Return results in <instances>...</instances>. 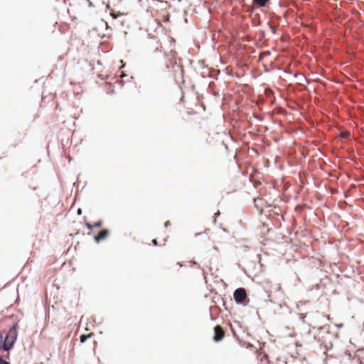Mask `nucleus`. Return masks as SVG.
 Returning <instances> with one entry per match:
<instances>
[{"instance_id": "f03ea898", "label": "nucleus", "mask_w": 364, "mask_h": 364, "mask_svg": "<svg viewBox=\"0 0 364 364\" xmlns=\"http://www.w3.org/2000/svg\"><path fill=\"white\" fill-rule=\"evenodd\" d=\"M247 298V293L245 289L239 288L237 289L234 292V299L238 304H241L245 301Z\"/></svg>"}, {"instance_id": "0eeeda50", "label": "nucleus", "mask_w": 364, "mask_h": 364, "mask_svg": "<svg viewBox=\"0 0 364 364\" xmlns=\"http://www.w3.org/2000/svg\"><path fill=\"white\" fill-rule=\"evenodd\" d=\"M269 0H253L254 3L258 6H264Z\"/></svg>"}, {"instance_id": "9d476101", "label": "nucleus", "mask_w": 364, "mask_h": 364, "mask_svg": "<svg viewBox=\"0 0 364 364\" xmlns=\"http://www.w3.org/2000/svg\"><path fill=\"white\" fill-rule=\"evenodd\" d=\"M85 226H86V227H87L90 230H91L94 228L93 225H91L90 223H85Z\"/></svg>"}, {"instance_id": "f8f14e48", "label": "nucleus", "mask_w": 364, "mask_h": 364, "mask_svg": "<svg viewBox=\"0 0 364 364\" xmlns=\"http://www.w3.org/2000/svg\"><path fill=\"white\" fill-rule=\"evenodd\" d=\"M294 358L296 360L294 363V364H302V362L299 359H297L296 358Z\"/></svg>"}, {"instance_id": "6e6552de", "label": "nucleus", "mask_w": 364, "mask_h": 364, "mask_svg": "<svg viewBox=\"0 0 364 364\" xmlns=\"http://www.w3.org/2000/svg\"><path fill=\"white\" fill-rule=\"evenodd\" d=\"M92 333H90L88 335H81L80 337V341L81 343L85 342V341L88 338L92 336Z\"/></svg>"}, {"instance_id": "f257e3e1", "label": "nucleus", "mask_w": 364, "mask_h": 364, "mask_svg": "<svg viewBox=\"0 0 364 364\" xmlns=\"http://www.w3.org/2000/svg\"><path fill=\"white\" fill-rule=\"evenodd\" d=\"M16 337L17 331L16 325L9 329L5 338H4L1 332L0 331V350H10L12 348Z\"/></svg>"}, {"instance_id": "39448f33", "label": "nucleus", "mask_w": 364, "mask_h": 364, "mask_svg": "<svg viewBox=\"0 0 364 364\" xmlns=\"http://www.w3.org/2000/svg\"><path fill=\"white\" fill-rule=\"evenodd\" d=\"M265 201L262 198H257L254 200L255 206L260 211H262Z\"/></svg>"}, {"instance_id": "1a4fd4ad", "label": "nucleus", "mask_w": 364, "mask_h": 364, "mask_svg": "<svg viewBox=\"0 0 364 364\" xmlns=\"http://www.w3.org/2000/svg\"><path fill=\"white\" fill-rule=\"evenodd\" d=\"M102 225V220H99L98 222L95 223L93 226L94 227H97V228H100Z\"/></svg>"}, {"instance_id": "ddd939ff", "label": "nucleus", "mask_w": 364, "mask_h": 364, "mask_svg": "<svg viewBox=\"0 0 364 364\" xmlns=\"http://www.w3.org/2000/svg\"><path fill=\"white\" fill-rule=\"evenodd\" d=\"M119 15V14H114V13H111V16H112L113 18H116Z\"/></svg>"}, {"instance_id": "9b49d317", "label": "nucleus", "mask_w": 364, "mask_h": 364, "mask_svg": "<svg viewBox=\"0 0 364 364\" xmlns=\"http://www.w3.org/2000/svg\"><path fill=\"white\" fill-rule=\"evenodd\" d=\"M0 364H9V363L0 358Z\"/></svg>"}, {"instance_id": "423d86ee", "label": "nucleus", "mask_w": 364, "mask_h": 364, "mask_svg": "<svg viewBox=\"0 0 364 364\" xmlns=\"http://www.w3.org/2000/svg\"><path fill=\"white\" fill-rule=\"evenodd\" d=\"M296 361L294 358H291L288 360H284L282 359H277L275 363H272V364H294V363Z\"/></svg>"}, {"instance_id": "dca6fc26", "label": "nucleus", "mask_w": 364, "mask_h": 364, "mask_svg": "<svg viewBox=\"0 0 364 364\" xmlns=\"http://www.w3.org/2000/svg\"><path fill=\"white\" fill-rule=\"evenodd\" d=\"M81 213H82V210H81L80 208H79L78 210H77V214L80 215Z\"/></svg>"}, {"instance_id": "2eb2a0df", "label": "nucleus", "mask_w": 364, "mask_h": 364, "mask_svg": "<svg viewBox=\"0 0 364 364\" xmlns=\"http://www.w3.org/2000/svg\"><path fill=\"white\" fill-rule=\"evenodd\" d=\"M190 263L192 264L193 265L197 264V263L195 261H190Z\"/></svg>"}, {"instance_id": "20e7f679", "label": "nucleus", "mask_w": 364, "mask_h": 364, "mask_svg": "<svg viewBox=\"0 0 364 364\" xmlns=\"http://www.w3.org/2000/svg\"><path fill=\"white\" fill-rule=\"evenodd\" d=\"M109 230L107 229L101 230L97 235L95 237V240L96 242H100L102 240H104L109 235Z\"/></svg>"}, {"instance_id": "7ed1b4c3", "label": "nucleus", "mask_w": 364, "mask_h": 364, "mask_svg": "<svg viewBox=\"0 0 364 364\" xmlns=\"http://www.w3.org/2000/svg\"><path fill=\"white\" fill-rule=\"evenodd\" d=\"M225 331L223 328L218 325L214 328V336L213 340L215 342H219L223 339L225 337Z\"/></svg>"}, {"instance_id": "4468645a", "label": "nucleus", "mask_w": 364, "mask_h": 364, "mask_svg": "<svg viewBox=\"0 0 364 364\" xmlns=\"http://www.w3.org/2000/svg\"><path fill=\"white\" fill-rule=\"evenodd\" d=\"M152 244H153L154 245H158L157 240H156V239H154V240H152Z\"/></svg>"}]
</instances>
